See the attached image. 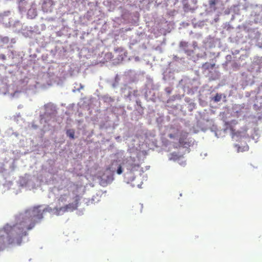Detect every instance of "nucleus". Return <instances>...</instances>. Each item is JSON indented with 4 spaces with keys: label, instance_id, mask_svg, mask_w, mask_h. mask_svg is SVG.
<instances>
[{
    "label": "nucleus",
    "instance_id": "15",
    "mask_svg": "<svg viewBox=\"0 0 262 262\" xmlns=\"http://www.w3.org/2000/svg\"><path fill=\"white\" fill-rule=\"evenodd\" d=\"M8 242L9 244H12L14 243V239L11 238H9L8 239Z\"/></svg>",
    "mask_w": 262,
    "mask_h": 262
},
{
    "label": "nucleus",
    "instance_id": "8",
    "mask_svg": "<svg viewBox=\"0 0 262 262\" xmlns=\"http://www.w3.org/2000/svg\"><path fill=\"white\" fill-rule=\"evenodd\" d=\"M188 42L185 41H181L180 43V48H182L184 50H185V52L187 53L188 55L191 54V52H189V51H187L186 49L188 47ZM192 51H191L192 52Z\"/></svg>",
    "mask_w": 262,
    "mask_h": 262
},
{
    "label": "nucleus",
    "instance_id": "17",
    "mask_svg": "<svg viewBox=\"0 0 262 262\" xmlns=\"http://www.w3.org/2000/svg\"><path fill=\"white\" fill-rule=\"evenodd\" d=\"M2 58L4 59L5 58V56L3 55V57H2Z\"/></svg>",
    "mask_w": 262,
    "mask_h": 262
},
{
    "label": "nucleus",
    "instance_id": "5",
    "mask_svg": "<svg viewBox=\"0 0 262 262\" xmlns=\"http://www.w3.org/2000/svg\"><path fill=\"white\" fill-rule=\"evenodd\" d=\"M79 196L77 195L76 196L75 201L74 203H69L66 205H65L67 212L69 211H73L76 210L78 208V203H79Z\"/></svg>",
    "mask_w": 262,
    "mask_h": 262
},
{
    "label": "nucleus",
    "instance_id": "2",
    "mask_svg": "<svg viewBox=\"0 0 262 262\" xmlns=\"http://www.w3.org/2000/svg\"><path fill=\"white\" fill-rule=\"evenodd\" d=\"M188 134L186 133H182L180 135L179 143L180 146L188 148L191 144V141L187 138Z\"/></svg>",
    "mask_w": 262,
    "mask_h": 262
},
{
    "label": "nucleus",
    "instance_id": "14",
    "mask_svg": "<svg viewBox=\"0 0 262 262\" xmlns=\"http://www.w3.org/2000/svg\"><path fill=\"white\" fill-rule=\"evenodd\" d=\"M221 96H219L218 94H216V96L214 97V100L217 102L221 100Z\"/></svg>",
    "mask_w": 262,
    "mask_h": 262
},
{
    "label": "nucleus",
    "instance_id": "7",
    "mask_svg": "<svg viewBox=\"0 0 262 262\" xmlns=\"http://www.w3.org/2000/svg\"><path fill=\"white\" fill-rule=\"evenodd\" d=\"M55 213L57 215H59L66 212H67L65 206H64L63 207H59V208H55Z\"/></svg>",
    "mask_w": 262,
    "mask_h": 262
},
{
    "label": "nucleus",
    "instance_id": "4",
    "mask_svg": "<svg viewBox=\"0 0 262 262\" xmlns=\"http://www.w3.org/2000/svg\"><path fill=\"white\" fill-rule=\"evenodd\" d=\"M223 6V0H209V8L214 11Z\"/></svg>",
    "mask_w": 262,
    "mask_h": 262
},
{
    "label": "nucleus",
    "instance_id": "3",
    "mask_svg": "<svg viewBox=\"0 0 262 262\" xmlns=\"http://www.w3.org/2000/svg\"><path fill=\"white\" fill-rule=\"evenodd\" d=\"M126 167L130 173H132L138 170L140 168V165L138 163H135L133 160H128L126 162Z\"/></svg>",
    "mask_w": 262,
    "mask_h": 262
},
{
    "label": "nucleus",
    "instance_id": "16",
    "mask_svg": "<svg viewBox=\"0 0 262 262\" xmlns=\"http://www.w3.org/2000/svg\"><path fill=\"white\" fill-rule=\"evenodd\" d=\"M169 137L171 138H173L174 137V135H172V134H170L169 135Z\"/></svg>",
    "mask_w": 262,
    "mask_h": 262
},
{
    "label": "nucleus",
    "instance_id": "11",
    "mask_svg": "<svg viewBox=\"0 0 262 262\" xmlns=\"http://www.w3.org/2000/svg\"><path fill=\"white\" fill-rule=\"evenodd\" d=\"M67 195L66 194H62L58 199V201L60 202L64 203L67 201Z\"/></svg>",
    "mask_w": 262,
    "mask_h": 262
},
{
    "label": "nucleus",
    "instance_id": "10",
    "mask_svg": "<svg viewBox=\"0 0 262 262\" xmlns=\"http://www.w3.org/2000/svg\"><path fill=\"white\" fill-rule=\"evenodd\" d=\"M170 156L171 157L169 158V159L170 160H173L174 161L179 159V158L181 157L176 153H172V154H171Z\"/></svg>",
    "mask_w": 262,
    "mask_h": 262
},
{
    "label": "nucleus",
    "instance_id": "13",
    "mask_svg": "<svg viewBox=\"0 0 262 262\" xmlns=\"http://www.w3.org/2000/svg\"><path fill=\"white\" fill-rule=\"evenodd\" d=\"M117 173L118 174H121L122 173V168L121 165H119L118 167Z\"/></svg>",
    "mask_w": 262,
    "mask_h": 262
},
{
    "label": "nucleus",
    "instance_id": "6",
    "mask_svg": "<svg viewBox=\"0 0 262 262\" xmlns=\"http://www.w3.org/2000/svg\"><path fill=\"white\" fill-rule=\"evenodd\" d=\"M235 146L237 147V151L238 152L246 151L249 149V147L247 144H245L242 146H240L236 144Z\"/></svg>",
    "mask_w": 262,
    "mask_h": 262
},
{
    "label": "nucleus",
    "instance_id": "1",
    "mask_svg": "<svg viewBox=\"0 0 262 262\" xmlns=\"http://www.w3.org/2000/svg\"><path fill=\"white\" fill-rule=\"evenodd\" d=\"M40 206L33 207L26 211L22 220L13 227L19 238L26 235V231L32 229L35 224L43 218V213L47 211V209H40Z\"/></svg>",
    "mask_w": 262,
    "mask_h": 262
},
{
    "label": "nucleus",
    "instance_id": "9",
    "mask_svg": "<svg viewBox=\"0 0 262 262\" xmlns=\"http://www.w3.org/2000/svg\"><path fill=\"white\" fill-rule=\"evenodd\" d=\"M67 135L70 138L74 139L75 132L73 129H68L66 132Z\"/></svg>",
    "mask_w": 262,
    "mask_h": 262
},
{
    "label": "nucleus",
    "instance_id": "12",
    "mask_svg": "<svg viewBox=\"0 0 262 262\" xmlns=\"http://www.w3.org/2000/svg\"><path fill=\"white\" fill-rule=\"evenodd\" d=\"M203 67L206 69V70H208L210 68H213L214 67V64H210L208 63H207L206 62L205 63H204L203 65Z\"/></svg>",
    "mask_w": 262,
    "mask_h": 262
}]
</instances>
